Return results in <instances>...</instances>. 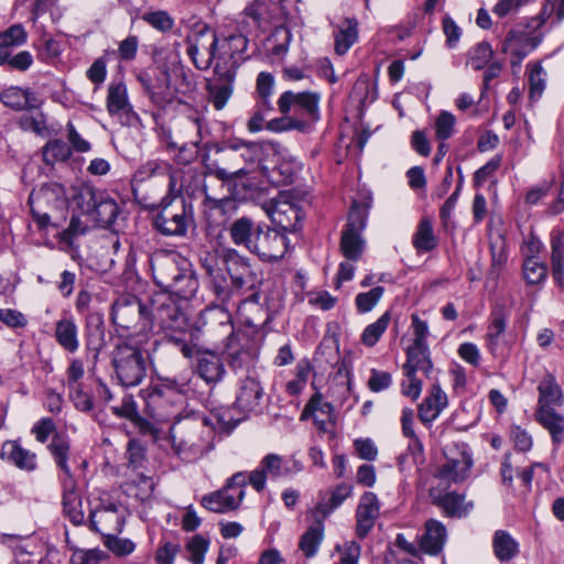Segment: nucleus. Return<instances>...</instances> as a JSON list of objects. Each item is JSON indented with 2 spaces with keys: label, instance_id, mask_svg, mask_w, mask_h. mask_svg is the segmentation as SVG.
Wrapping results in <instances>:
<instances>
[{
  "label": "nucleus",
  "instance_id": "4c0bfd02",
  "mask_svg": "<svg viewBox=\"0 0 564 564\" xmlns=\"http://www.w3.org/2000/svg\"><path fill=\"white\" fill-rule=\"evenodd\" d=\"M251 173H237L231 178H220L223 185L227 186L231 196L237 199H248L253 196L257 189V184Z\"/></svg>",
  "mask_w": 564,
  "mask_h": 564
},
{
  "label": "nucleus",
  "instance_id": "a19ab883",
  "mask_svg": "<svg viewBox=\"0 0 564 564\" xmlns=\"http://www.w3.org/2000/svg\"><path fill=\"white\" fill-rule=\"evenodd\" d=\"M123 492L139 501L148 500L154 490V481L143 474H135L122 485Z\"/></svg>",
  "mask_w": 564,
  "mask_h": 564
},
{
  "label": "nucleus",
  "instance_id": "6e6d98bb",
  "mask_svg": "<svg viewBox=\"0 0 564 564\" xmlns=\"http://www.w3.org/2000/svg\"><path fill=\"white\" fill-rule=\"evenodd\" d=\"M33 62V56L29 51H21L14 55L12 52L0 54V66L7 65L10 69L18 72L28 70Z\"/></svg>",
  "mask_w": 564,
  "mask_h": 564
},
{
  "label": "nucleus",
  "instance_id": "cd10ccee",
  "mask_svg": "<svg viewBox=\"0 0 564 564\" xmlns=\"http://www.w3.org/2000/svg\"><path fill=\"white\" fill-rule=\"evenodd\" d=\"M106 106L110 116H126L128 120L137 118L128 99L127 86L122 82H112L109 85Z\"/></svg>",
  "mask_w": 564,
  "mask_h": 564
},
{
  "label": "nucleus",
  "instance_id": "79ce46f5",
  "mask_svg": "<svg viewBox=\"0 0 564 564\" xmlns=\"http://www.w3.org/2000/svg\"><path fill=\"white\" fill-rule=\"evenodd\" d=\"M366 241L360 232L351 229H344L340 237V251L348 260L356 262L364 253Z\"/></svg>",
  "mask_w": 564,
  "mask_h": 564
},
{
  "label": "nucleus",
  "instance_id": "72a5a7b5",
  "mask_svg": "<svg viewBox=\"0 0 564 564\" xmlns=\"http://www.w3.org/2000/svg\"><path fill=\"white\" fill-rule=\"evenodd\" d=\"M536 409H551L563 403V391L554 375L546 372L538 386Z\"/></svg>",
  "mask_w": 564,
  "mask_h": 564
},
{
  "label": "nucleus",
  "instance_id": "6e6552de",
  "mask_svg": "<svg viewBox=\"0 0 564 564\" xmlns=\"http://www.w3.org/2000/svg\"><path fill=\"white\" fill-rule=\"evenodd\" d=\"M74 203L84 215L104 228L111 226L119 213L116 200L107 192L89 184L77 188Z\"/></svg>",
  "mask_w": 564,
  "mask_h": 564
},
{
  "label": "nucleus",
  "instance_id": "f257e3e1",
  "mask_svg": "<svg viewBox=\"0 0 564 564\" xmlns=\"http://www.w3.org/2000/svg\"><path fill=\"white\" fill-rule=\"evenodd\" d=\"M224 305H210L203 310L195 328L206 343L223 345V351L232 368H241L251 355L249 338L242 330H235L231 313Z\"/></svg>",
  "mask_w": 564,
  "mask_h": 564
},
{
  "label": "nucleus",
  "instance_id": "4d7b16f0",
  "mask_svg": "<svg viewBox=\"0 0 564 564\" xmlns=\"http://www.w3.org/2000/svg\"><path fill=\"white\" fill-rule=\"evenodd\" d=\"M547 274V267L538 258L529 257L523 262V278L529 284L543 282Z\"/></svg>",
  "mask_w": 564,
  "mask_h": 564
},
{
  "label": "nucleus",
  "instance_id": "423d86ee",
  "mask_svg": "<svg viewBox=\"0 0 564 564\" xmlns=\"http://www.w3.org/2000/svg\"><path fill=\"white\" fill-rule=\"evenodd\" d=\"M112 367L122 386L135 387L147 376L148 360L132 338H126L119 340L112 350Z\"/></svg>",
  "mask_w": 564,
  "mask_h": 564
},
{
  "label": "nucleus",
  "instance_id": "338daca9",
  "mask_svg": "<svg viewBox=\"0 0 564 564\" xmlns=\"http://www.w3.org/2000/svg\"><path fill=\"white\" fill-rule=\"evenodd\" d=\"M336 551L340 554L339 564H358L361 546L356 541H346L336 545Z\"/></svg>",
  "mask_w": 564,
  "mask_h": 564
},
{
  "label": "nucleus",
  "instance_id": "4468645a",
  "mask_svg": "<svg viewBox=\"0 0 564 564\" xmlns=\"http://www.w3.org/2000/svg\"><path fill=\"white\" fill-rule=\"evenodd\" d=\"M529 28L530 25L511 29L502 42L501 52L511 56L510 64L512 68L520 67L523 58L535 50L542 41V36L530 31Z\"/></svg>",
  "mask_w": 564,
  "mask_h": 564
},
{
  "label": "nucleus",
  "instance_id": "c03bdc74",
  "mask_svg": "<svg viewBox=\"0 0 564 564\" xmlns=\"http://www.w3.org/2000/svg\"><path fill=\"white\" fill-rule=\"evenodd\" d=\"M323 539L324 524L321 521H314L301 536L299 549L307 558H311L316 555Z\"/></svg>",
  "mask_w": 564,
  "mask_h": 564
},
{
  "label": "nucleus",
  "instance_id": "393cba45",
  "mask_svg": "<svg viewBox=\"0 0 564 564\" xmlns=\"http://www.w3.org/2000/svg\"><path fill=\"white\" fill-rule=\"evenodd\" d=\"M0 456L21 470L32 473L37 469L36 454L24 448L18 441H6Z\"/></svg>",
  "mask_w": 564,
  "mask_h": 564
},
{
  "label": "nucleus",
  "instance_id": "37998d69",
  "mask_svg": "<svg viewBox=\"0 0 564 564\" xmlns=\"http://www.w3.org/2000/svg\"><path fill=\"white\" fill-rule=\"evenodd\" d=\"M552 274L555 282L564 288V231H554L551 238Z\"/></svg>",
  "mask_w": 564,
  "mask_h": 564
},
{
  "label": "nucleus",
  "instance_id": "bf43d9fd",
  "mask_svg": "<svg viewBox=\"0 0 564 564\" xmlns=\"http://www.w3.org/2000/svg\"><path fill=\"white\" fill-rule=\"evenodd\" d=\"M141 19L162 33L171 31L174 26L173 18L163 10L144 12Z\"/></svg>",
  "mask_w": 564,
  "mask_h": 564
},
{
  "label": "nucleus",
  "instance_id": "412c9836",
  "mask_svg": "<svg viewBox=\"0 0 564 564\" xmlns=\"http://www.w3.org/2000/svg\"><path fill=\"white\" fill-rule=\"evenodd\" d=\"M380 514V502L373 492H365L356 509V534L365 539L375 527Z\"/></svg>",
  "mask_w": 564,
  "mask_h": 564
},
{
  "label": "nucleus",
  "instance_id": "c9c22d12",
  "mask_svg": "<svg viewBox=\"0 0 564 564\" xmlns=\"http://www.w3.org/2000/svg\"><path fill=\"white\" fill-rule=\"evenodd\" d=\"M198 290V280L195 276V273L191 269V264L188 263L183 272L164 290L167 293H171L178 299L189 300L192 299Z\"/></svg>",
  "mask_w": 564,
  "mask_h": 564
},
{
  "label": "nucleus",
  "instance_id": "e2e57ef3",
  "mask_svg": "<svg viewBox=\"0 0 564 564\" xmlns=\"http://www.w3.org/2000/svg\"><path fill=\"white\" fill-rule=\"evenodd\" d=\"M564 19V0H545L540 13V22L536 28L541 26L549 20L558 23Z\"/></svg>",
  "mask_w": 564,
  "mask_h": 564
},
{
  "label": "nucleus",
  "instance_id": "b1692460",
  "mask_svg": "<svg viewBox=\"0 0 564 564\" xmlns=\"http://www.w3.org/2000/svg\"><path fill=\"white\" fill-rule=\"evenodd\" d=\"M263 388L253 378H246L241 381L235 405L245 414L258 413L261 411Z\"/></svg>",
  "mask_w": 564,
  "mask_h": 564
},
{
  "label": "nucleus",
  "instance_id": "f704fd0d",
  "mask_svg": "<svg viewBox=\"0 0 564 564\" xmlns=\"http://www.w3.org/2000/svg\"><path fill=\"white\" fill-rule=\"evenodd\" d=\"M403 369L404 371H421L429 378L433 369L429 346L423 344H412L409 346L406 350V362Z\"/></svg>",
  "mask_w": 564,
  "mask_h": 564
},
{
  "label": "nucleus",
  "instance_id": "a211bd4d",
  "mask_svg": "<svg viewBox=\"0 0 564 564\" xmlns=\"http://www.w3.org/2000/svg\"><path fill=\"white\" fill-rule=\"evenodd\" d=\"M286 249L288 238L283 234L261 226L250 252L262 261L272 262L282 259Z\"/></svg>",
  "mask_w": 564,
  "mask_h": 564
},
{
  "label": "nucleus",
  "instance_id": "20e7f679",
  "mask_svg": "<svg viewBox=\"0 0 564 564\" xmlns=\"http://www.w3.org/2000/svg\"><path fill=\"white\" fill-rule=\"evenodd\" d=\"M263 148L254 141L228 139L215 148V156L204 159L206 176L231 178L237 173H252L260 162Z\"/></svg>",
  "mask_w": 564,
  "mask_h": 564
},
{
  "label": "nucleus",
  "instance_id": "c756f323",
  "mask_svg": "<svg viewBox=\"0 0 564 564\" xmlns=\"http://www.w3.org/2000/svg\"><path fill=\"white\" fill-rule=\"evenodd\" d=\"M260 227L261 225L256 224L251 218L242 216L234 220L228 230L234 245L250 251Z\"/></svg>",
  "mask_w": 564,
  "mask_h": 564
},
{
  "label": "nucleus",
  "instance_id": "2eb2a0df",
  "mask_svg": "<svg viewBox=\"0 0 564 564\" xmlns=\"http://www.w3.org/2000/svg\"><path fill=\"white\" fill-rule=\"evenodd\" d=\"M188 263L187 259L175 251H155L150 258V267L155 284L165 290Z\"/></svg>",
  "mask_w": 564,
  "mask_h": 564
},
{
  "label": "nucleus",
  "instance_id": "9d476101",
  "mask_svg": "<svg viewBox=\"0 0 564 564\" xmlns=\"http://www.w3.org/2000/svg\"><path fill=\"white\" fill-rule=\"evenodd\" d=\"M246 485L247 475L245 473H236L221 489L203 496L200 503L204 508L215 513L237 510L245 498Z\"/></svg>",
  "mask_w": 564,
  "mask_h": 564
},
{
  "label": "nucleus",
  "instance_id": "0eeeda50",
  "mask_svg": "<svg viewBox=\"0 0 564 564\" xmlns=\"http://www.w3.org/2000/svg\"><path fill=\"white\" fill-rule=\"evenodd\" d=\"M231 286L228 290L232 291L231 299L235 295L251 291L250 295L240 299L237 303H232L236 307L238 315L243 323L250 327H257L260 324H265L269 321L268 313L262 305L259 304V292L256 290L258 282L254 271L236 275L230 278ZM232 300H230L231 302Z\"/></svg>",
  "mask_w": 564,
  "mask_h": 564
},
{
  "label": "nucleus",
  "instance_id": "864d4df0",
  "mask_svg": "<svg viewBox=\"0 0 564 564\" xmlns=\"http://www.w3.org/2000/svg\"><path fill=\"white\" fill-rule=\"evenodd\" d=\"M232 411L229 408H219L213 411L209 416L204 417L213 420V424H209L213 427V434L216 431L230 432L237 426L241 419L235 417Z\"/></svg>",
  "mask_w": 564,
  "mask_h": 564
},
{
  "label": "nucleus",
  "instance_id": "13d9d810",
  "mask_svg": "<svg viewBox=\"0 0 564 564\" xmlns=\"http://www.w3.org/2000/svg\"><path fill=\"white\" fill-rule=\"evenodd\" d=\"M494 51L488 42H480L468 53L467 63L475 69H482L492 58Z\"/></svg>",
  "mask_w": 564,
  "mask_h": 564
},
{
  "label": "nucleus",
  "instance_id": "f03ea898",
  "mask_svg": "<svg viewBox=\"0 0 564 564\" xmlns=\"http://www.w3.org/2000/svg\"><path fill=\"white\" fill-rule=\"evenodd\" d=\"M248 40L242 34H232L218 41L214 32H199L188 41L187 54L198 69H208L216 59L214 72H237L242 63Z\"/></svg>",
  "mask_w": 564,
  "mask_h": 564
},
{
  "label": "nucleus",
  "instance_id": "e433bc0d",
  "mask_svg": "<svg viewBox=\"0 0 564 564\" xmlns=\"http://www.w3.org/2000/svg\"><path fill=\"white\" fill-rule=\"evenodd\" d=\"M335 51L344 55L358 39V21L355 18L344 19L334 32Z\"/></svg>",
  "mask_w": 564,
  "mask_h": 564
},
{
  "label": "nucleus",
  "instance_id": "f3484780",
  "mask_svg": "<svg viewBox=\"0 0 564 564\" xmlns=\"http://www.w3.org/2000/svg\"><path fill=\"white\" fill-rule=\"evenodd\" d=\"M111 318L115 325L131 329L139 322H142V328H145L149 316L145 305L138 297L124 295L112 304Z\"/></svg>",
  "mask_w": 564,
  "mask_h": 564
},
{
  "label": "nucleus",
  "instance_id": "09e8293b",
  "mask_svg": "<svg viewBox=\"0 0 564 564\" xmlns=\"http://www.w3.org/2000/svg\"><path fill=\"white\" fill-rule=\"evenodd\" d=\"M51 193L47 189H41L37 193H32L29 197V204L31 207V213L40 228H45L51 224V216L46 209H44V204L50 202Z\"/></svg>",
  "mask_w": 564,
  "mask_h": 564
},
{
  "label": "nucleus",
  "instance_id": "aec40b11",
  "mask_svg": "<svg viewBox=\"0 0 564 564\" xmlns=\"http://www.w3.org/2000/svg\"><path fill=\"white\" fill-rule=\"evenodd\" d=\"M151 319L163 330L178 332L186 325L185 314L169 299L154 301L151 307Z\"/></svg>",
  "mask_w": 564,
  "mask_h": 564
},
{
  "label": "nucleus",
  "instance_id": "a18cd8bd",
  "mask_svg": "<svg viewBox=\"0 0 564 564\" xmlns=\"http://www.w3.org/2000/svg\"><path fill=\"white\" fill-rule=\"evenodd\" d=\"M223 264L230 278L253 271L248 258L241 256L234 248H224L219 252Z\"/></svg>",
  "mask_w": 564,
  "mask_h": 564
},
{
  "label": "nucleus",
  "instance_id": "473e14b6",
  "mask_svg": "<svg viewBox=\"0 0 564 564\" xmlns=\"http://www.w3.org/2000/svg\"><path fill=\"white\" fill-rule=\"evenodd\" d=\"M534 417L550 433L555 446L564 442V416L556 412L554 408L536 409Z\"/></svg>",
  "mask_w": 564,
  "mask_h": 564
},
{
  "label": "nucleus",
  "instance_id": "58836bf2",
  "mask_svg": "<svg viewBox=\"0 0 564 564\" xmlns=\"http://www.w3.org/2000/svg\"><path fill=\"white\" fill-rule=\"evenodd\" d=\"M203 267L210 278L213 292L221 303H229L231 300L232 291L228 290L225 278L221 274V270L216 267L214 258H205L203 260Z\"/></svg>",
  "mask_w": 564,
  "mask_h": 564
},
{
  "label": "nucleus",
  "instance_id": "2f4dec72",
  "mask_svg": "<svg viewBox=\"0 0 564 564\" xmlns=\"http://www.w3.org/2000/svg\"><path fill=\"white\" fill-rule=\"evenodd\" d=\"M54 337L65 351L74 354L78 350V326L73 316L66 315L55 323Z\"/></svg>",
  "mask_w": 564,
  "mask_h": 564
},
{
  "label": "nucleus",
  "instance_id": "f8f14e48",
  "mask_svg": "<svg viewBox=\"0 0 564 564\" xmlns=\"http://www.w3.org/2000/svg\"><path fill=\"white\" fill-rule=\"evenodd\" d=\"M445 463L442 464L435 476L447 484L462 482L469 476L474 460L467 445L453 444L444 449Z\"/></svg>",
  "mask_w": 564,
  "mask_h": 564
},
{
  "label": "nucleus",
  "instance_id": "bb28decb",
  "mask_svg": "<svg viewBox=\"0 0 564 564\" xmlns=\"http://www.w3.org/2000/svg\"><path fill=\"white\" fill-rule=\"evenodd\" d=\"M237 72H215L216 78L208 83L209 100L217 110H221L232 95Z\"/></svg>",
  "mask_w": 564,
  "mask_h": 564
},
{
  "label": "nucleus",
  "instance_id": "de8ad7c7",
  "mask_svg": "<svg viewBox=\"0 0 564 564\" xmlns=\"http://www.w3.org/2000/svg\"><path fill=\"white\" fill-rule=\"evenodd\" d=\"M48 451L58 468L62 470L61 479H74L70 467L68 466V455H69V444L67 441L61 438L59 436L53 437L52 442L48 445Z\"/></svg>",
  "mask_w": 564,
  "mask_h": 564
},
{
  "label": "nucleus",
  "instance_id": "052dcab7",
  "mask_svg": "<svg viewBox=\"0 0 564 564\" xmlns=\"http://www.w3.org/2000/svg\"><path fill=\"white\" fill-rule=\"evenodd\" d=\"M456 118L448 111H441L435 120V137L440 141L449 139L455 132Z\"/></svg>",
  "mask_w": 564,
  "mask_h": 564
},
{
  "label": "nucleus",
  "instance_id": "5701e85b",
  "mask_svg": "<svg viewBox=\"0 0 564 564\" xmlns=\"http://www.w3.org/2000/svg\"><path fill=\"white\" fill-rule=\"evenodd\" d=\"M0 101L14 111L34 110L43 105V99L35 91L19 86H10L1 90Z\"/></svg>",
  "mask_w": 564,
  "mask_h": 564
},
{
  "label": "nucleus",
  "instance_id": "5fc2aeb1",
  "mask_svg": "<svg viewBox=\"0 0 564 564\" xmlns=\"http://www.w3.org/2000/svg\"><path fill=\"white\" fill-rule=\"evenodd\" d=\"M390 319V313L386 312L375 323L368 325L361 334V343L367 347L375 346L387 330Z\"/></svg>",
  "mask_w": 564,
  "mask_h": 564
},
{
  "label": "nucleus",
  "instance_id": "49530a36",
  "mask_svg": "<svg viewBox=\"0 0 564 564\" xmlns=\"http://www.w3.org/2000/svg\"><path fill=\"white\" fill-rule=\"evenodd\" d=\"M275 79L271 73L261 72L256 80L257 107L263 110H273L271 97L274 91Z\"/></svg>",
  "mask_w": 564,
  "mask_h": 564
},
{
  "label": "nucleus",
  "instance_id": "ea45409f",
  "mask_svg": "<svg viewBox=\"0 0 564 564\" xmlns=\"http://www.w3.org/2000/svg\"><path fill=\"white\" fill-rule=\"evenodd\" d=\"M492 549L496 557L500 562H509L519 553V544L505 530H497L492 538Z\"/></svg>",
  "mask_w": 564,
  "mask_h": 564
},
{
  "label": "nucleus",
  "instance_id": "3c124183",
  "mask_svg": "<svg viewBox=\"0 0 564 564\" xmlns=\"http://www.w3.org/2000/svg\"><path fill=\"white\" fill-rule=\"evenodd\" d=\"M43 161L47 165L66 162L72 155L70 147L61 139L50 140L42 149Z\"/></svg>",
  "mask_w": 564,
  "mask_h": 564
},
{
  "label": "nucleus",
  "instance_id": "603ef678",
  "mask_svg": "<svg viewBox=\"0 0 564 564\" xmlns=\"http://www.w3.org/2000/svg\"><path fill=\"white\" fill-rule=\"evenodd\" d=\"M413 246L420 252H427L436 248V237L433 232L432 223L427 218L421 219L413 236Z\"/></svg>",
  "mask_w": 564,
  "mask_h": 564
},
{
  "label": "nucleus",
  "instance_id": "0e129e2a",
  "mask_svg": "<svg viewBox=\"0 0 564 564\" xmlns=\"http://www.w3.org/2000/svg\"><path fill=\"white\" fill-rule=\"evenodd\" d=\"M384 289L376 286L368 292L359 293L356 296V306L360 313L370 312L383 295Z\"/></svg>",
  "mask_w": 564,
  "mask_h": 564
},
{
  "label": "nucleus",
  "instance_id": "69168bd1",
  "mask_svg": "<svg viewBox=\"0 0 564 564\" xmlns=\"http://www.w3.org/2000/svg\"><path fill=\"white\" fill-rule=\"evenodd\" d=\"M530 98H539L545 88V73L541 64L532 65L529 73Z\"/></svg>",
  "mask_w": 564,
  "mask_h": 564
},
{
  "label": "nucleus",
  "instance_id": "ddd939ff",
  "mask_svg": "<svg viewBox=\"0 0 564 564\" xmlns=\"http://www.w3.org/2000/svg\"><path fill=\"white\" fill-rule=\"evenodd\" d=\"M263 209L274 225L288 231L296 230L304 218L301 206L288 192L265 202Z\"/></svg>",
  "mask_w": 564,
  "mask_h": 564
},
{
  "label": "nucleus",
  "instance_id": "c85d7f7f",
  "mask_svg": "<svg viewBox=\"0 0 564 564\" xmlns=\"http://www.w3.org/2000/svg\"><path fill=\"white\" fill-rule=\"evenodd\" d=\"M448 400L446 393L440 384L434 383L429 395L419 406V417L423 424H431L435 421L442 411L447 406Z\"/></svg>",
  "mask_w": 564,
  "mask_h": 564
},
{
  "label": "nucleus",
  "instance_id": "6ab92c4d",
  "mask_svg": "<svg viewBox=\"0 0 564 564\" xmlns=\"http://www.w3.org/2000/svg\"><path fill=\"white\" fill-rule=\"evenodd\" d=\"M290 473L291 470L282 456L268 454L261 459L259 467L250 473L248 479L249 484L260 492L264 489L268 477L276 479L288 476Z\"/></svg>",
  "mask_w": 564,
  "mask_h": 564
},
{
  "label": "nucleus",
  "instance_id": "1a4fd4ad",
  "mask_svg": "<svg viewBox=\"0 0 564 564\" xmlns=\"http://www.w3.org/2000/svg\"><path fill=\"white\" fill-rule=\"evenodd\" d=\"M319 101L321 94L318 93L286 90L280 95L276 105L282 115L293 112L292 118L303 121L305 132H307L321 118Z\"/></svg>",
  "mask_w": 564,
  "mask_h": 564
},
{
  "label": "nucleus",
  "instance_id": "39448f33",
  "mask_svg": "<svg viewBox=\"0 0 564 564\" xmlns=\"http://www.w3.org/2000/svg\"><path fill=\"white\" fill-rule=\"evenodd\" d=\"M213 420L198 415L176 420L170 427L172 446L186 460H195L213 447Z\"/></svg>",
  "mask_w": 564,
  "mask_h": 564
},
{
  "label": "nucleus",
  "instance_id": "7ed1b4c3",
  "mask_svg": "<svg viewBox=\"0 0 564 564\" xmlns=\"http://www.w3.org/2000/svg\"><path fill=\"white\" fill-rule=\"evenodd\" d=\"M147 167L153 174L162 169L169 176V196L162 199L161 210L154 217L155 229L164 236H184L193 223V209L178 195L185 187V174H191L192 170L173 169L158 162H149Z\"/></svg>",
  "mask_w": 564,
  "mask_h": 564
},
{
  "label": "nucleus",
  "instance_id": "9b49d317",
  "mask_svg": "<svg viewBox=\"0 0 564 564\" xmlns=\"http://www.w3.org/2000/svg\"><path fill=\"white\" fill-rule=\"evenodd\" d=\"M180 350L185 358L195 359L196 372L206 383L215 384L224 379L225 365L220 354L216 350L197 347L185 341H180Z\"/></svg>",
  "mask_w": 564,
  "mask_h": 564
},
{
  "label": "nucleus",
  "instance_id": "a878e982",
  "mask_svg": "<svg viewBox=\"0 0 564 564\" xmlns=\"http://www.w3.org/2000/svg\"><path fill=\"white\" fill-rule=\"evenodd\" d=\"M62 485V506L64 516L76 525L85 520V513L82 509V498L77 490L75 479H61Z\"/></svg>",
  "mask_w": 564,
  "mask_h": 564
},
{
  "label": "nucleus",
  "instance_id": "4be33fe9",
  "mask_svg": "<svg viewBox=\"0 0 564 564\" xmlns=\"http://www.w3.org/2000/svg\"><path fill=\"white\" fill-rule=\"evenodd\" d=\"M430 497L432 503L440 508L445 517L464 518L474 508L473 501H466L465 495L456 491L436 492L431 490Z\"/></svg>",
  "mask_w": 564,
  "mask_h": 564
},
{
  "label": "nucleus",
  "instance_id": "7c9ffc66",
  "mask_svg": "<svg viewBox=\"0 0 564 564\" xmlns=\"http://www.w3.org/2000/svg\"><path fill=\"white\" fill-rule=\"evenodd\" d=\"M447 538L445 525L435 519H430L425 522V532L421 536L420 547L423 552L436 555L444 546Z\"/></svg>",
  "mask_w": 564,
  "mask_h": 564
},
{
  "label": "nucleus",
  "instance_id": "8fccbe9b",
  "mask_svg": "<svg viewBox=\"0 0 564 564\" xmlns=\"http://www.w3.org/2000/svg\"><path fill=\"white\" fill-rule=\"evenodd\" d=\"M28 33L21 23L13 24L0 32V54L10 53L14 47L26 43Z\"/></svg>",
  "mask_w": 564,
  "mask_h": 564
},
{
  "label": "nucleus",
  "instance_id": "680f3d73",
  "mask_svg": "<svg viewBox=\"0 0 564 564\" xmlns=\"http://www.w3.org/2000/svg\"><path fill=\"white\" fill-rule=\"evenodd\" d=\"M265 129L275 133L291 130L305 132V123L303 121H297L290 115H283L282 118H274L272 120H269L265 123Z\"/></svg>",
  "mask_w": 564,
  "mask_h": 564
},
{
  "label": "nucleus",
  "instance_id": "dca6fc26",
  "mask_svg": "<svg viewBox=\"0 0 564 564\" xmlns=\"http://www.w3.org/2000/svg\"><path fill=\"white\" fill-rule=\"evenodd\" d=\"M89 520L91 529L107 538L122 531L126 510L117 502H101L90 510Z\"/></svg>",
  "mask_w": 564,
  "mask_h": 564
},
{
  "label": "nucleus",
  "instance_id": "774afa93",
  "mask_svg": "<svg viewBox=\"0 0 564 564\" xmlns=\"http://www.w3.org/2000/svg\"><path fill=\"white\" fill-rule=\"evenodd\" d=\"M209 542L200 534L194 535L187 543L186 549L191 553L189 560L194 564H202Z\"/></svg>",
  "mask_w": 564,
  "mask_h": 564
}]
</instances>
